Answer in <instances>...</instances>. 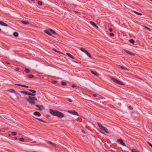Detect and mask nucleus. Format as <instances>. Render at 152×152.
Masks as SVG:
<instances>
[{"label":"nucleus","mask_w":152,"mask_h":152,"mask_svg":"<svg viewBox=\"0 0 152 152\" xmlns=\"http://www.w3.org/2000/svg\"><path fill=\"white\" fill-rule=\"evenodd\" d=\"M49 112L50 114L56 116L59 118H62L64 117V115L62 113L59 111L50 109Z\"/></svg>","instance_id":"f257e3e1"},{"label":"nucleus","mask_w":152,"mask_h":152,"mask_svg":"<svg viewBox=\"0 0 152 152\" xmlns=\"http://www.w3.org/2000/svg\"><path fill=\"white\" fill-rule=\"evenodd\" d=\"M28 90L31 92L33 93L27 92L25 91H20V92L21 94H24L26 95H30L33 96H35V93H36V91L35 90H32L31 89H28Z\"/></svg>","instance_id":"f03ea898"},{"label":"nucleus","mask_w":152,"mask_h":152,"mask_svg":"<svg viewBox=\"0 0 152 152\" xmlns=\"http://www.w3.org/2000/svg\"><path fill=\"white\" fill-rule=\"evenodd\" d=\"M25 99L31 104H35V102L37 101V98L33 96L30 97L29 98H26Z\"/></svg>","instance_id":"7ed1b4c3"},{"label":"nucleus","mask_w":152,"mask_h":152,"mask_svg":"<svg viewBox=\"0 0 152 152\" xmlns=\"http://www.w3.org/2000/svg\"><path fill=\"white\" fill-rule=\"evenodd\" d=\"M97 124L98 126H99V128L101 129L104 131V132L107 133H109V131H108V130L107 128H106L104 126H102V125L100 123H98Z\"/></svg>","instance_id":"20e7f679"},{"label":"nucleus","mask_w":152,"mask_h":152,"mask_svg":"<svg viewBox=\"0 0 152 152\" xmlns=\"http://www.w3.org/2000/svg\"><path fill=\"white\" fill-rule=\"evenodd\" d=\"M113 81L115 82V83H117L118 84H121V85H124V84L122 83V82L120 81L119 80H118L117 79H115V78L113 77L110 78Z\"/></svg>","instance_id":"39448f33"},{"label":"nucleus","mask_w":152,"mask_h":152,"mask_svg":"<svg viewBox=\"0 0 152 152\" xmlns=\"http://www.w3.org/2000/svg\"><path fill=\"white\" fill-rule=\"evenodd\" d=\"M68 112L69 113L78 116L79 115L78 113L77 112L74 110H68Z\"/></svg>","instance_id":"423d86ee"},{"label":"nucleus","mask_w":152,"mask_h":152,"mask_svg":"<svg viewBox=\"0 0 152 152\" xmlns=\"http://www.w3.org/2000/svg\"><path fill=\"white\" fill-rule=\"evenodd\" d=\"M117 142L119 144H121L123 146H126V145L125 143H124L123 141V140L121 139H119L117 140Z\"/></svg>","instance_id":"0eeeda50"},{"label":"nucleus","mask_w":152,"mask_h":152,"mask_svg":"<svg viewBox=\"0 0 152 152\" xmlns=\"http://www.w3.org/2000/svg\"><path fill=\"white\" fill-rule=\"evenodd\" d=\"M46 142L47 143L51 145L52 146L54 147H56V145L55 143H53L51 141L46 140Z\"/></svg>","instance_id":"6e6552de"},{"label":"nucleus","mask_w":152,"mask_h":152,"mask_svg":"<svg viewBox=\"0 0 152 152\" xmlns=\"http://www.w3.org/2000/svg\"><path fill=\"white\" fill-rule=\"evenodd\" d=\"M90 23L91 25H92L96 28L98 29L99 28V27L97 26L94 22L92 21H90Z\"/></svg>","instance_id":"1a4fd4ad"},{"label":"nucleus","mask_w":152,"mask_h":152,"mask_svg":"<svg viewBox=\"0 0 152 152\" xmlns=\"http://www.w3.org/2000/svg\"><path fill=\"white\" fill-rule=\"evenodd\" d=\"M128 54L130 55L131 56H134L135 54L133 53H131L129 51H128L127 50H124Z\"/></svg>","instance_id":"9d476101"},{"label":"nucleus","mask_w":152,"mask_h":152,"mask_svg":"<svg viewBox=\"0 0 152 152\" xmlns=\"http://www.w3.org/2000/svg\"><path fill=\"white\" fill-rule=\"evenodd\" d=\"M0 25L2 26H8V25L7 24L4 23L1 20H0Z\"/></svg>","instance_id":"9b49d317"},{"label":"nucleus","mask_w":152,"mask_h":152,"mask_svg":"<svg viewBox=\"0 0 152 152\" xmlns=\"http://www.w3.org/2000/svg\"><path fill=\"white\" fill-rule=\"evenodd\" d=\"M15 84L16 85H17V86H22V87H24L25 88H28V86L25 85H22V84H17V83H15Z\"/></svg>","instance_id":"f8f14e48"},{"label":"nucleus","mask_w":152,"mask_h":152,"mask_svg":"<svg viewBox=\"0 0 152 152\" xmlns=\"http://www.w3.org/2000/svg\"><path fill=\"white\" fill-rule=\"evenodd\" d=\"M34 114L35 115L38 116H40L41 115L40 113L39 112L37 111H36L34 112Z\"/></svg>","instance_id":"ddd939ff"},{"label":"nucleus","mask_w":152,"mask_h":152,"mask_svg":"<svg viewBox=\"0 0 152 152\" xmlns=\"http://www.w3.org/2000/svg\"><path fill=\"white\" fill-rule=\"evenodd\" d=\"M44 32L49 35H52V34L50 32V30H45L44 31Z\"/></svg>","instance_id":"4468645a"},{"label":"nucleus","mask_w":152,"mask_h":152,"mask_svg":"<svg viewBox=\"0 0 152 152\" xmlns=\"http://www.w3.org/2000/svg\"><path fill=\"white\" fill-rule=\"evenodd\" d=\"M66 54L68 56H69V57H70L71 58H72L73 59H75V57L72 56L71 54H70L69 53H66Z\"/></svg>","instance_id":"2eb2a0df"},{"label":"nucleus","mask_w":152,"mask_h":152,"mask_svg":"<svg viewBox=\"0 0 152 152\" xmlns=\"http://www.w3.org/2000/svg\"><path fill=\"white\" fill-rule=\"evenodd\" d=\"M85 54H86V55L88 56L90 58H92V56L87 51H85Z\"/></svg>","instance_id":"dca6fc26"},{"label":"nucleus","mask_w":152,"mask_h":152,"mask_svg":"<svg viewBox=\"0 0 152 152\" xmlns=\"http://www.w3.org/2000/svg\"><path fill=\"white\" fill-rule=\"evenodd\" d=\"M131 11L135 13V14H136L137 15H142V13H139V12H137L135 11H134L133 10H132Z\"/></svg>","instance_id":"f3484780"},{"label":"nucleus","mask_w":152,"mask_h":152,"mask_svg":"<svg viewBox=\"0 0 152 152\" xmlns=\"http://www.w3.org/2000/svg\"><path fill=\"white\" fill-rule=\"evenodd\" d=\"M21 23L24 25H26L29 23V22L28 21L22 20Z\"/></svg>","instance_id":"a211bd4d"},{"label":"nucleus","mask_w":152,"mask_h":152,"mask_svg":"<svg viewBox=\"0 0 152 152\" xmlns=\"http://www.w3.org/2000/svg\"><path fill=\"white\" fill-rule=\"evenodd\" d=\"M91 73L92 74L95 75L97 76L99 75V74L97 72H96L95 71L91 70Z\"/></svg>","instance_id":"6ab92c4d"},{"label":"nucleus","mask_w":152,"mask_h":152,"mask_svg":"<svg viewBox=\"0 0 152 152\" xmlns=\"http://www.w3.org/2000/svg\"><path fill=\"white\" fill-rule=\"evenodd\" d=\"M10 92L15 94L16 93V92L13 89H9L8 90Z\"/></svg>","instance_id":"aec40b11"},{"label":"nucleus","mask_w":152,"mask_h":152,"mask_svg":"<svg viewBox=\"0 0 152 152\" xmlns=\"http://www.w3.org/2000/svg\"><path fill=\"white\" fill-rule=\"evenodd\" d=\"M129 41L132 44H134L135 42V41L133 39H130L129 40Z\"/></svg>","instance_id":"412c9836"},{"label":"nucleus","mask_w":152,"mask_h":152,"mask_svg":"<svg viewBox=\"0 0 152 152\" xmlns=\"http://www.w3.org/2000/svg\"><path fill=\"white\" fill-rule=\"evenodd\" d=\"M34 118H35V119L38 120L39 121H41V122H43V123H46V122L45 121H44L43 120H42V119H39V118H35V117H34Z\"/></svg>","instance_id":"4be33fe9"},{"label":"nucleus","mask_w":152,"mask_h":152,"mask_svg":"<svg viewBox=\"0 0 152 152\" xmlns=\"http://www.w3.org/2000/svg\"><path fill=\"white\" fill-rule=\"evenodd\" d=\"M13 35L15 37H18L19 36L18 33L16 32H14L13 33Z\"/></svg>","instance_id":"5701e85b"},{"label":"nucleus","mask_w":152,"mask_h":152,"mask_svg":"<svg viewBox=\"0 0 152 152\" xmlns=\"http://www.w3.org/2000/svg\"><path fill=\"white\" fill-rule=\"evenodd\" d=\"M34 75H30L28 76L27 78H34Z\"/></svg>","instance_id":"b1692460"},{"label":"nucleus","mask_w":152,"mask_h":152,"mask_svg":"<svg viewBox=\"0 0 152 152\" xmlns=\"http://www.w3.org/2000/svg\"><path fill=\"white\" fill-rule=\"evenodd\" d=\"M53 50L54 51L58 53H61V54H64V55H65L64 54H63V53H62L59 51H58V50H57L56 49H53Z\"/></svg>","instance_id":"393cba45"},{"label":"nucleus","mask_w":152,"mask_h":152,"mask_svg":"<svg viewBox=\"0 0 152 152\" xmlns=\"http://www.w3.org/2000/svg\"><path fill=\"white\" fill-rule=\"evenodd\" d=\"M25 71L27 73H29L30 72V71L28 69H27V68H26L25 69Z\"/></svg>","instance_id":"a878e982"},{"label":"nucleus","mask_w":152,"mask_h":152,"mask_svg":"<svg viewBox=\"0 0 152 152\" xmlns=\"http://www.w3.org/2000/svg\"><path fill=\"white\" fill-rule=\"evenodd\" d=\"M45 109L44 108V106H43V107H40L38 109H37V110H40V111H41L42 110V109Z\"/></svg>","instance_id":"bb28decb"},{"label":"nucleus","mask_w":152,"mask_h":152,"mask_svg":"<svg viewBox=\"0 0 152 152\" xmlns=\"http://www.w3.org/2000/svg\"><path fill=\"white\" fill-rule=\"evenodd\" d=\"M36 106L38 107L39 108L40 107H43V105H42L40 104H37L36 105Z\"/></svg>","instance_id":"cd10ccee"},{"label":"nucleus","mask_w":152,"mask_h":152,"mask_svg":"<svg viewBox=\"0 0 152 152\" xmlns=\"http://www.w3.org/2000/svg\"><path fill=\"white\" fill-rule=\"evenodd\" d=\"M80 50L83 52L85 53V51H86L87 50H85L83 48H82L80 49Z\"/></svg>","instance_id":"c85d7f7f"},{"label":"nucleus","mask_w":152,"mask_h":152,"mask_svg":"<svg viewBox=\"0 0 152 152\" xmlns=\"http://www.w3.org/2000/svg\"><path fill=\"white\" fill-rule=\"evenodd\" d=\"M19 140L20 141H22V142H24L25 141L24 139L22 138H20L19 139Z\"/></svg>","instance_id":"c756f323"},{"label":"nucleus","mask_w":152,"mask_h":152,"mask_svg":"<svg viewBox=\"0 0 152 152\" xmlns=\"http://www.w3.org/2000/svg\"><path fill=\"white\" fill-rule=\"evenodd\" d=\"M38 4L40 5L42 4V2L40 1H38Z\"/></svg>","instance_id":"7c9ffc66"},{"label":"nucleus","mask_w":152,"mask_h":152,"mask_svg":"<svg viewBox=\"0 0 152 152\" xmlns=\"http://www.w3.org/2000/svg\"><path fill=\"white\" fill-rule=\"evenodd\" d=\"M66 99L67 100H68V101H69V102H72V100L71 99H70V98H67Z\"/></svg>","instance_id":"2f4dec72"},{"label":"nucleus","mask_w":152,"mask_h":152,"mask_svg":"<svg viewBox=\"0 0 152 152\" xmlns=\"http://www.w3.org/2000/svg\"><path fill=\"white\" fill-rule=\"evenodd\" d=\"M50 31L51 33H52L53 34H55L56 33V32L52 29H50Z\"/></svg>","instance_id":"473e14b6"},{"label":"nucleus","mask_w":152,"mask_h":152,"mask_svg":"<svg viewBox=\"0 0 152 152\" xmlns=\"http://www.w3.org/2000/svg\"><path fill=\"white\" fill-rule=\"evenodd\" d=\"M11 134L12 135H16V133L15 132H12Z\"/></svg>","instance_id":"72a5a7b5"},{"label":"nucleus","mask_w":152,"mask_h":152,"mask_svg":"<svg viewBox=\"0 0 152 152\" xmlns=\"http://www.w3.org/2000/svg\"><path fill=\"white\" fill-rule=\"evenodd\" d=\"M145 28H146L147 30H148V31H151V30L150 29V28H149L146 26H143Z\"/></svg>","instance_id":"f704fd0d"},{"label":"nucleus","mask_w":152,"mask_h":152,"mask_svg":"<svg viewBox=\"0 0 152 152\" xmlns=\"http://www.w3.org/2000/svg\"><path fill=\"white\" fill-rule=\"evenodd\" d=\"M51 82L52 83L55 84L57 83V81L56 80H53L51 81Z\"/></svg>","instance_id":"c9c22d12"},{"label":"nucleus","mask_w":152,"mask_h":152,"mask_svg":"<svg viewBox=\"0 0 152 152\" xmlns=\"http://www.w3.org/2000/svg\"><path fill=\"white\" fill-rule=\"evenodd\" d=\"M129 108L131 110H133V108L131 106L129 107Z\"/></svg>","instance_id":"e433bc0d"},{"label":"nucleus","mask_w":152,"mask_h":152,"mask_svg":"<svg viewBox=\"0 0 152 152\" xmlns=\"http://www.w3.org/2000/svg\"><path fill=\"white\" fill-rule=\"evenodd\" d=\"M137 151L135 149H132V152H137Z\"/></svg>","instance_id":"4c0bfd02"},{"label":"nucleus","mask_w":152,"mask_h":152,"mask_svg":"<svg viewBox=\"0 0 152 152\" xmlns=\"http://www.w3.org/2000/svg\"><path fill=\"white\" fill-rule=\"evenodd\" d=\"M61 84L63 85H65L66 84V83L65 82H62Z\"/></svg>","instance_id":"58836bf2"},{"label":"nucleus","mask_w":152,"mask_h":152,"mask_svg":"<svg viewBox=\"0 0 152 152\" xmlns=\"http://www.w3.org/2000/svg\"><path fill=\"white\" fill-rule=\"evenodd\" d=\"M121 68L123 69H125V70L126 69V68L124 66H121Z\"/></svg>","instance_id":"ea45409f"},{"label":"nucleus","mask_w":152,"mask_h":152,"mask_svg":"<svg viewBox=\"0 0 152 152\" xmlns=\"http://www.w3.org/2000/svg\"><path fill=\"white\" fill-rule=\"evenodd\" d=\"M72 87H76L77 86L75 84H73L72 86Z\"/></svg>","instance_id":"a19ab883"},{"label":"nucleus","mask_w":152,"mask_h":152,"mask_svg":"<svg viewBox=\"0 0 152 152\" xmlns=\"http://www.w3.org/2000/svg\"><path fill=\"white\" fill-rule=\"evenodd\" d=\"M110 35L111 36H113L114 35V34L113 33H110Z\"/></svg>","instance_id":"79ce46f5"},{"label":"nucleus","mask_w":152,"mask_h":152,"mask_svg":"<svg viewBox=\"0 0 152 152\" xmlns=\"http://www.w3.org/2000/svg\"><path fill=\"white\" fill-rule=\"evenodd\" d=\"M109 31L110 32H112L113 31L112 29L111 28H110L109 29Z\"/></svg>","instance_id":"37998d69"},{"label":"nucleus","mask_w":152,"mask_h":152,"mask_svg":"<svg viewBox=\"0 0 152 152\" xmlns=\"http://www.w3.org/2000/svg\"><path fill=\"white\" fill-rule=\"evenodd\" d=\"M16 69L17 71H18L19 70V69L18 67L16 68Z\"/></svg>","instance_id":"c03bdc74"},{"label":"nucleus","mask_w":152,"mask_h":152,"mask_svg":"<svg viewBox=\"0 0 152 152\" xmlns=\"http://www.w3.org/2000/svg\"><path fill=\"white\" fill-rule=\"evenodd\" d=\"M93 96L94 97H96L97 96V95L96 94H93Z\"/></svg>","instance_id":"a18cd8bd"},{"label":"nucleus","mask_w":152,"mask_h":152,"mask_svg":"<svg viewBox=\"0 0 152 152\" xmlns=\"http://www.w3.org/2000/svg\"><path fill=\"white\" fill-rule=\"evenodd\" d=\"M75 12L76 13H79V12L77 11H75Z\"/></svg>","instance_id":"49530a36"},{"label":"nucleus","mask_w":152,"mask_h":152,"mask_svg":"<svg viewBox=\"0 0 152 152\" xmlns=\"http://www.w3.org/2000/svg\"><path fill=\"white\" fill-rule=\"evenodd\" d=\"M82 132L83 133H85V131L84 130H82Z\"/></svg>","instance_id":"de8ad7c7"},{"label":"nucleus","mask_w":152,"mask_h":152,"mask_svg":"<svg viewBox=\"0 0 152 152\" xmlns=\"http://www.w3.org/2000/svg\"><path fill=\"white\" fill-rule=\"evenodd\" d=\"M14 138L15 139V140H17V139H18V137H14Z\"/></svg>","instance_id":"09e8293b"},{"label":"nucleus","mask_w":152,"mask_h":152,"mask_svg":"<svg viewBox=\"0 0 152 152\" xmlns=\"http://www.w3.org/2000/svg\"><path fill=\"white\" fill-rule=\"evenodd\" d=\"M6 63L7 64H10V62H8V61H7V62H6Z\"/></svg>","instance_id":"8fccbe9b"},{"label":"nucleus","mask_w":152,"mask_h":152,"mask_svg":"<svg viewBox=\"0 0 152 152\" xmlns=\"http://www.w3.org/2000/svg\"><path fill=\"white\" fill-rule=\"evenodd\" d=\"M100 132L101 133H102V134H104V132H102V131H100Z\"/></svg>","instance_id":"3c124183"},{"label":"nucleus","mask_w":152,"mask_h":152,"mask_svg":"<svg viewBox=\"0 0 152 152\" xmlns=\"http://www.w3.org/2000/svg\"><path fill=\"white\" fill-rule=\"evenodd\" d=\"M105 103H106V102H102V103L103 104H104Z\"/></svg>","instance_id":"603ef678"},{"label":"nucleus","mask_w":152,"mask_h":152,"mask_svg":"<svg viewBox=\"0 0 152 152\" xmlns=\"http://www.w3.org/2000/svg\"><path fill=\"white\" fill-rule=\"evenodd\" d=\"M1 31V29L0 28V31Z\"/></svg>","instance_id":"864d4df0"},{"label":"nucleus","mask_w":152,"mask_h":152,"mask_svg":"<svg viewBox=\"0 0 152 152\" xmlns=\"http://www.w3.org/2000/svg\"><path fill=\"white\" fill-rule=\"evenodd\" d=\"M137 152H140V151H137Z\"/></svg>","instance_id":"5fc2aeb1"},{"label":"nucleus","mask_w":152,"mask_h":152,"mask_svg":"<svg viewBox=\"0 0 152 152\" xmlns=\"http://www.w3.org/2000/svg\"><path fill=\"white\" fill-rule=\"evenodd\" d=\"M34 0H31L32 1H33Z\"/></svg>","instance_id":"6e6d98bb"},{"label":"nucleus","mask_w":152,"mask_h":152,"mask_svg":"<svg viewBox=\"0 0 152 152\" xmlns=\"http://www.w3.org/2000/svg\"><path fill=\"white\" fill-rule=\"evenodd\" d=\"M151 77V78H152V77Z\"/></svg>","instance_id":"4d7b16f0"},{"label":"nucleus","mask_w":152,"mask_h":152,"mask_svg":"<svg viewBox=\"0 0 152 152\" xmlns=\"http://www.w3.org/2000/svg\"><path fill=\"white\" fill-rule=\"evenodd\" d=\"M1 130L0 129V131H1Z\"/></svg>","instance_id":"13d9d810"}]
</instances>
